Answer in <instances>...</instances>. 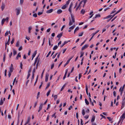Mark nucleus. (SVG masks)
Returning <instances> with one entry per match:
<instances>
[{
	"label": "nucleus",
	"instance_id": "nucleus-1",
	"mask_svg": "<svg viewBox=\"0 0 125 125\" xmlns=\"http://www.w3.org/2000/svg\"><path fill=\"white\" fill-rule=\"evenodd\" d=\"M122 8H121L120 10H118V11H117L116 13H115L113 15H108L105 17H104L103 18V19L104 20H105L106 19H108L111 17H112V18H113V17H114L116 14H117L119 13V12H120L121 10H122Z\"/></svg>",
	"mask_w": 125,
	"mask_h": 125
},
{
	"label": "nucleus",
	"instance_id": "nucleus-2",
	"mask_svg": "<svg viewBox=\"0 0 125 125\" xmlns=\"http://www.w3.org/2000/svg\"><path fill=\"white\" fill-rule=\"evenodd\" d=\"M74 56H72L71 58L69 59L67 62H66L64 64V67H65L69 62L70 60Z\"/></svg>",
	"mask_w": 125,
	"mask_h": 125
},
{
	"label": "nucleus",
	"instance_id": "nucleus-3",
	"mask_svg": "<svg viewBox=\"0 0 125 125\" xmlns=\"http://www.w3.org/2000/svg\"><path fill=\"white\" fill-rule=\"evenodd\" d=\"M125 113H124L122 114V115L120 117V120H121H121L122 121L121 123H122L123 121L124 120V118H125Z\"/></svg>",
	"mask_w": 125,
	"mask_h": 125
},
{
	"label": "nucleus",
	"instance_id": "nucleus-4",
	"mask_svg": "<svg viewBox=\"0 0 125 125\" xmlns=\"http://www.w3.org/2000/svg\"><path fill=\"white\" fill-rule=\"evenodd\" d=\"M88 45L87 44L85 45L84 46H83L82 47L81 49L82 50H83L86 49L88 47Z\"/></svg>",
	"mask_w": 125,
	"mask_h": 125
},
{
	"label": "nucleus",
	"instance_id": "nucleus-5",
	"mask_svg": "<svg viewBox=\"0 0 125 125\" xmlns=\"http://www.w3.org/2000/svg\"><path fill=\"white\" fill-rule=\"evenodd\" d=\"M125 104V101H123L122 103V106L121 108V109H122L124 106Z\"/></svg>",
	"mask_w": 125,
	"mask_h": 125
},
{
	"label": "nucleus",
	"instance_id": "nucleus-6",
	"mask_svg": "<svg viewBox=\"0 0 125 125\" xmlns=\"http://www.w3.org/2000/svg\"><path fill=\"white\" fill-rule=\"evenodd\" d=\"M49 76V74L48 73L46 74L45 76V81L46 82H47L48 81V76Z\"/></svg>",
	"mask_w": 125,
	"mask_h": 125
},
{
	"label": "nucleus",
	"instance_id": "nucleus-7",
	"mask_svg": "<svg viewBox=\"0 0 125 125\" xmlns=\"http://www.w3.org/2000/svg\"><path fill=\"white\" fill-rule=\"evenodd\" d=\"M16 10H17L16 15H18L20 14V9H16Z\"/></svg>",
	"mask_w": 125,
	"mask_h": 125
},
{
	"label": "nucleus",
	"instance_id": "nucleus-8",
	"mask_svg": "<svg viewBox=\"0 0 125 125\" xmlns=\"http://www.w3.org/2000/svg\"><path fill=\"white\" fill-rule=\"evenodd\" d=\"M53 10L52 9H51L50 10L47 11H46V13H51L53 11Z\"/></svg>",
	"mask_w": 125,
	"mask_h": 125
},
{
	"label": "nucleus",
	"instance_id": "nucleus-9",
	"mask_svg": "<svg viewBox=\"0 0 125 125\" xmlns=\"http://www.w3.org/2000/svg\"><path fill=\"white\" fill-rule=\"evenodd\" d=\"M71 17L72 20V22H75V19L74 18V16H73L72 15H71Z\"/></svg>",
	"mask_w": 125,
	"mask_h": 125
},
{
	"label": "nucleus",
	"instance_id": "nucleus-10",
	"mask_svg": "<svg viewBox=\"0 0 125 125\" xmlns=\"http://www.w3.org/2000/svg\"><path fill=\"white\" fill-rule=\"evenodd\" d=\"M62 12V10L60 9H59L57 11V13L58 14H60Z\"/></svg>",
	"mask_w": 125,
	"mask_h": 125
},
{
	"label": "nucleus",
	"instance_id": "nucleus-11",
	"mask_svg": "<svg viewBox=\"0 0 125 125\" xmlns=\"http://www.w3.org/2000/svg\"><path fill=\"white\" fill-rule=\"evenodd\" d=\"M87 0H83L82 1V2H83V7H84L85 5V4Z\"/></svg>",
	"mask_w": 125,
	"mask_h": 125
},
{
	"label": "nucleus",
	"instance_id": "nucleus-12",
	"mask_svg": "<svg viewBox=\"0 0 125 125\" xmlns=\"http://www.w3.org/2000/svg\"><path fill=\"white\" fill-rule=\"evenodd\" d=\"M10 36H9V37H8V41L7 42L5 43V44H7L9 45V43H10Z\"/></svg>",
	"mask_w": 125,
	"mask_h": 125
},
{
	"label": "nucleus",
	"instance_id": "nucleus-13",
	"mask_svg": "<svg viewBox=\"0 0 125 125\" xmlns=\"http://www.w3.org/2000/svg\"><path fill=\"white\" fill-rule=\"evenodd\" d=\"M43 105V104H42V103L41 104L40 106L39 107V108L40 110H42Z\"/></svg>",
	"mask_w": 125,
	"mask_h": 125
},
{
	"label": "nucleus",
	"instance_id": "nucleus-14",
	"mask_svg": "<svg viewBox=\"0 0 125 125\" xmlns=\"http://www.w3.org/2000/svg\"><path fill=\"white\" fill-rule=\"evenodd\" d=\"M68 42L65 41L62 44V45L60 46L61 48H62L63 47L65 44L67 43Z\"/></svg>",
	"mask_w": 125,
	"mask_h": 125
},
{
	"label": "nucleus",
	"instance_id": "nucleus-15",
	"mask_svg": "<svg viewBox=\"0 0 125 125\" xmlns=\"http://www.w3.org/2000/svg\"><path fill=\"white\" fill-rule=\"evenodd\" d=\"M32 29V27L31 26H30L28 28V32L29 33H31V31Z\"/></svg>",
	"mask_w": 125,
	"mask_h": 125
},
{
	"label": "nucleus",
	"instance_id": "nucleus-16",
	"mask_svg": "<svg viewBox=\"0 0 125 125\" xmlns=\"http://www.w3.org/2000/svg\"><path fill=\"white\" fill-rule=\"evenodd\" d=\"M5 6V5L4 4L2 3V5L1 7V9L2 11L4 9V8Z\"/></svg>",
	"mask_w": 125,
	"mask_h": 125
},
{
	"label": "nucleus",
	"instance_id": "nucleus-17",
	"mask_svg": "<svg viewBox=\"0 0 125 125\" xmlns=\"http://www.w3.org/2000/svg\"><path fill=\"white\" fill-rule=\"evenodd\" d=\"M62 35V33H60L57 35V37L58 38H60Z\"/></svg>",
	"mask_w": 125,
	"mask_h": 125
},
{
	"label": "nucleus",
	"instance_id": "nucleus-18",
	"mask_svg": "<svg viewBox=\"0 0 125 125\" xmlns=\"http://www.w3.org/2000/svg\"><path fill=\"white\" fill-rule=\"evenodd\" d=\"M79 27H77L75 29L74 31V33H75V32L79 29Z\"/></svg>",
	"mask_w": 125,
	"mask_h": 125
},
{
	"label": "nucleus",
	"instance_id": "nucleus-19",
	"mask_svg": "<svg viewBox=\"0 0 125 125\" xmlns=\"http://www.w3.org/2000/svg\"><path fill=\"white\" fill-rule=\"evenodd\" d=\"M37 53V52L36 51L34 53L33 55H32V57H33V58L36 55Z\"/></svg>",
	"mask_w": 125,
	"mask_h": 125
},
{
	"label": "nucleus",
	"instance_id": "nucleus-20",
	"mask_svg": "<svg viewBox=\"0 0 125 125\" xmlns=\"http://www.w3.org/2000/svg\"><path fill=\"white\" fill-rule=\"evenodd\" d=\"M99 31V30H98L96 31L94 33H93L92 34V36H94V35L96 34V33H97Z\"/></svg>",
	"mask_w": 125,
	"mask_h": 125
},
{
	"label": "nucleus",
	"instance_id": "nucleus-21",
	"mask_svg": "<svg viewBox=\"0 0 125 125\" xmlns=\"http://www.w3.org/2000/svg\"><path fill=\"white\" fill-rule=\"evenodd\" d=\"M85 103L87 105H88L89 104V102L86 99H85Z\"/></svg>",
	"mask_w": 125,
	"mask_h": 125
},
{
	"label": "nucleus",
	"instance_id": "nucleus-22",
	"mask_svg": "<svg viewBox=\"0 0 125 125\" xmlns=\"http://www.w3.org/2000/svg\"><path fill=\"white\" fill-rule=\"evenodd\" d=\"M75 27V25H73L71 27L69 28L70 30H72L74 29Z\"/></svg>",
	"mask_w": 125,
	"mask_h": 125
},
{
	"label": "nucleus",
	"instance_id": "nucleus-23",
	"mask_svg": "<svg viewBox=\"0 0 125 125\" xmlns=\"http://www.w3.org/2000/svg\"><path fill=\"white\" fill-rule=\"evenodd\" d=\"M121 87L119 89V91L120 92V95H121L122 96V94H123V91L121 90Z\"/></svg>",
	"mask_w": 125,
	"mask_h": 125
},
{
	"label": "nucleus",
	"instance_id": "nucleus-24",
	"mask_svg": "<svg viewBox=\"0 0 125 125\" xmlns=\"http://www.w3.org/2000/svg\"><path fill=\"white\" fill-rule=\"evenodd\" d=\"M58 46L56 45L54 46L53 48V50H56L58 48Z\"/></svg>",
	"mask_w": 125,
	"mask_h": 125
},
{
	"label": "nucleus",
	"instance_id": "nucleus-25",
	"mask_svg": "<svg viewBox=\"0 0 125 125\" xmlns=\"http://www.w3.org/2000/svg\"><path fill=\"white\" fill-rule=\"evenodd\" d=\"M101 16L100 15V14H96L94 18H93V19L96 18L98 17H100Z\"/></svg>",
	"mask_w": 125,
	"mask_h": 125
},
{
	"label": "nucleus",
	"instance_id": "nucleus-26",
	"mask_svg": "<svg viewBox=\"0 0 125 125\" xmlns=\"http://www.w3.org/2000/svg\"><path fill=\"white\" fill-rule=\"evenodd\" d=\"M30 119H31V118L30 117H29L28 118V120H27V122L26 123V124H28V123L29 122V121L30 120Z\"/></svg>",
	"mask_w": 125,
	"mask_h": 125
},
{
	"label": "nucleus",
	"instance_id": "nucleus-27",
	"mask_svg": "<svg viewBox=\"0 0 125 125\" xmlns=\"http://www.w3.org/2000/svg\"><path fill=\"white\" fill-rule=\"evenodd\" d=\"M87 84L86 86V87H86V94H87V95H88V87H87Z\"/></svg>",
	"mask_w": 125,
	"mask_h": 125
},
{
	"label": "nucleus",
	"instance_id": "nucleus-28",
	"mask_svg": "<svg viewBox=\"0 0 125 125\" xmlns=\"http://www.w3.org/2000/svg\"><path fill=\"white\" fill-rule=\"evenodd\" d=\"M67 6L65 4L61 8L62 9H64Z\"/></svg>",
	"mask_w": 125,
	"mask_h": 125
},
{
	"label": "nucleus",
	"instance_id": "nucleus-29",
	"mask_svg": "<svg viewBox=\"0 0 125 125\" xmlns=\"http://www.w3.org/2000/svg\"><path fill=\"white\" fill-rule=\"evenodd\" d=\"M5 21V19L3 18L2 19L1 22V24L2 25H3Z\"/></svg>",
	"mask_w": 125,
	"mask_h": 125
},
{
	"label": "nucleus",
	"instance_id": "nucleus-30",
	"mask_svg": "<svg viewBox=\"0 0 125 125\" xmlns=\"http://www.w3.org/2000/svg\"><path fill=\"white\" fill-rule=\"evenodd\" d=\"M83 34V32H82L81 33H79L78 34L79 36H82Z\"/></svg>",
	"mask_w": 125,
	"mask_h": 125
},
{
	"label": "nucleus",
	"instance_id": "nucleus-31",
	"mask_svg": "<svg viewBox=\"0 0 125 125\" xmlns=\"http://www.w3.org/2000/svg\"><path fill=\"white\" fill-rule=\"evenodd\" d=\"M68 10L69 12H70L71 15H72V9L71 8H69Z\"/></svg>",
	"mask_w": 125,
	"mask_h": 125
},
{
	"label": "nucleus",
	"instance_id": "nucleus-32",
	"mask_svg": "<svg viewBox=\"0 0 125 125\" xmlns=\"http://www.w3.org/2000/svg\"><path fill=\"white\" fill-rule=\"evenodd\" d=\"M13 68L10 67V70L9 72L12 73L13 71Z\"/></svg>",
	"mask_w": 125,
	"mask_h": 125
},
{
	"label": "nucleus",
	"instance_id": "nucleus-33",
	"mask_svg": "<svg viewBox=\"0 0 125 125\" xmlns=\"http://www.w3.org/2000/svg\"><path fill=\"white\" fill-rule=\"evenodd\" d=\"M85 12V11L83 9H82L81 11V13H82V14H84Z\"/></svg>",
	"mask_w": 125,
	"mask_h": 125
},
{
	"label": "nucleus",
	"instance_id": "nucleus-34",
	"mask_svg": "<svg viewBox=\"0 0 125 125\" xmlns=\"http://www.w3.org/2000/svg\"><path fill=\"white\" fill-rule=\"evenodd\" d=\"M17 53V51L15 50H13V55L14 56Z\"/></svg>",
	"mask_w": 125,
	"mask_h": 125
},
{
	"label": "nucleus",
	"instance_id": "nucleus-35",
	"mask_svg": "<svg viewBox=\"0 0 125 125\" xmlns=\"http://www.w3.org/2000/svg\"><path fill=\"white\" fill-rule=\"evenodd\" d=\"M72 21H71V20L70 19V21L69 22V26H71L73 24Z\"/></svg>",
	"mask_w": 125,
	"mask_h": 125
},
{
	"label": "nucleus",
	"instance_id": "nucleus-36",
	"mask_svg": "<svg viewBox=\"0 0 125 125\" xmlns=\"http://www.w3.org/2000/svg\"><path fill=\"white\" fill-rule=\"evenodd\" d=\"M71 0H69L68 1H67L66 2V4H65L66 5V6L68 5L70 3V1Z\"/></svg>",
	"mask_w": 125,
	"mask_h": 125
},
{
	"label": "nucleus",
	"instance_id": "nucleus-37",
	"mask_svg": "<svg viewBox=\"0 0 125 125\" xmlns=\"http://www.w3.org/2000/svg\"><path fill=\"white\" fill-rule=\"evenodd\" d=\"M95 120V116H94L92 117L91 119V122H93Z\"/></svg>",
	"mask_w": 125,
	"mask_h": 125
},
{
	"label": "nucleus",
	"instance_id": "nucleus-38",
	"mask_svg": "<svg viewBox=\"0 0 125 125\" xmlns=\"http://www.w3.org/2000/svg\"><path fill=\"white\" fill-rule=\"evenodd\" d=\"M3 104V101L2 99H1L0 102V105H2Z\"/></svg>",
	"mask_w": 125,
	"mask_h": 125
},
{
	"label": "nucleus",
	"instance_id": "nucleus-39",
	"mask_svg": "<svg viewBox=\"0 0 125 125\" xmlns=\"http://www.w3.org/2000/svg\"><path fill=\"white\" fill-rule=\"evenodd\" d=\"M123 101H125V93H124V94L123 95Z\"/></svg>",
	"mask_w": 125,
	"mask_h": 125
},
{
	"label": "nucleus",
	"instance_id": "nucleus-40",
	"mask_svg": "<svg viewBox=\"0 0 125 125\" xmlns=\"http://www.w3.org/2000/svg\"><path fill=\"white\" fill-rule=\"evenodd\" d=\"M51 90H49L47 94V96H48L49 95L51 92Z\"/></svg>",
	"mask_w": 125,
	"mask_h": 125
},
{
	"label": "nucleus",
	"instance_id": "nucleus-41",
	"mask_svg": "<svg viewBox=\"0 0 125 125\" xmlns=\"http://www.w3.org/2000/svg\"><path fill=\"white\" fill-rule=\"evenodd\" d=\"M34 74H33V73H32V78H31V82H32V80H33V79L34 78Z\"/></svg>",
	"mask_w": 125,
	"mask_h": 125
},
{
	"label": "nucleus",
	"instance_id": "nucleus-42",
	"mask_svg": "<svg viewBox=\"0 0 125 125\" xmlns=\"http://www.w3.org/2000/svg\"><path fill=\"white\" fill-rule=\"evenodd\" d=\"M38 76H37V77L36 79V81L35 82V83H34V86H35V85L36 84V83L37 82V80H38Z\"/></svg>",
	"mask_w": 125,
	"mask_h": 125
},
{
	"label": "nucleus",
	"instance_id": "nucleus-43",
	"mask_svg": "<svg viewBox=\"0 0 125 125\" xmlns=\"http://www.w3.org/2000/svg\"><path fill=\"white\" fill-rule=\"evenodd\" d=\"M81 55L80 57V58L82 57V56H83V54H84V52H81Z\"/></svg>",
	"mask_w": 125,
	"mask_h": 125
},
{
	"label": "nucleus",
	"instance_id": "nucleus-44",
	"mask_svg": "<svg viewBox=\"0 0 125 125\" xmlns=\"http://www.w3.org/2000/svg\"><path fill=\"white\" fill-rule=\"evenodd\" d=\"M50 86V83H48L47 85V86L45 88V89H47Z\"/></svg>",
	"mask_w": 125,
	"mask_h": 125
},
{
	"label": "nucleus",
	"instance_id": "nucleus-45",
	"mask_svg": "<svg viewBox=\"0 0 125 125\" xmlns=\"http://www.w3.org/2000/svg\"><path fill=\"white\" fill-rule=\"evenodd\" d=\"M115 8L114 9V10L112 12H111V13H110V14H111L114 13L115 11H116L115 10Z\"/></svg>",
	"mask_w": 125,
	"mask_h": 125
},
{
	"label": "nucleus",
	"instance_id": "nucleus-46",
	"mask_svg": "<svg viewBox=\"0 0 125 125\" xmlns=\"http://www.w3.org/2000/svg\"><path fill=\"white\" fill-rule=\"evenodd\" d=\"M16 46L17 47H18L19 46V41H17V43L16 44Z\"/></svg>",
	"mask_w": 125,
	"mask_h": 125
},
{
	"label": "nucleus",
	"instance_id": "nucleus-47",
	"mask_svg": "<svg viewBox=\"0 0 125 125\" xmlns=\"http://www.w3.org/2000/svg\"><path fill=\"white\" fill-rule=\"evenodd\" d=\"M33 16L34 17H35V18L37 17V15L36 13H35L33 14Z\"/></svg>",
	"mask_w": 125,
	"mask_h": 125
},
{
	"label": "nucleus",
	"instance_id": "nucleus-48",
	"mask_svg": "<svg viewBox=\"0 0 125 125\" xmlns=\"http://www.w3.org/2000/svg\"><path fill=\"white\" fill-rule=\"evenodd\" d=\"M73 5V3L72 2H71L70 4L69 8H72V7Z\"/></svg>",
	"mask_w": 125,
	"mask_h": 125
},
{
	"label": "nucleus",
	"instance_id": "nucleus-49",
	"mask_svg": "<svg viewBox=\"0 0 125 125\" xmlns=\"http://www.w3.org/2000/svg\"><path fill=\"white\" fill-rule=\"evenodd\" d=\"M51 51H50L48 53V54H47L46 56V57H48V56H49V55L51 54Z\"/></svg>",
	"mask_w": 125,
	"mask_h": 125
},
{
	"label": "nucleus",
	"instance_id": "nucleus-50",
	"mask_svg": "<svg viewBox=\"0 0 125 125\" xmlns=\"http://www.w3.org/2000/svg\"><path fill=\"white\" fill-rule=\"evenodd\" d=\"M9 18L8 17H6L5 19V21H6L7 22L8 21Z\"/></svg>",
	"mask_w": 125,
	"mask_h": 125
},
{
	"label": "nucleus",
	"instance_id": "nucleus-51",
	"mask_svg": "<svg viewBox=\"0 0 125 125\" xmlns=\"http://www.w3.org/2000/svg\"><path fill=\"white\" fill-rule=\"evenodd\" d=\"M57 95H55L54 96V100H55L56 99H57Z\"/></svg>",
	"mask_w": 125,
	"mask_h": 125
},
{
	"label": "nucleus",
	"instance_id": "nucleus-52",
	"mask_svg": "<svg viewBox=\"0 0 125 125\" xmlns=\"http://www.w3.org/2000/svg\"><path fill=\"white\" fill-rule=\"evenodd\" d=\"M113 94H114V96H115V97H116V92L115 91H114L113 92Z\"/></svg>",
	"mask_w": 125,
	"mask_h": 125
},
{
	"label": "nucleus",
	"instance_id": "nucleus-53",
	"mask_svg": "<svg viewBox=\"0 0 125 125\" xmlns=\"http://www.w3.org/2000/svg\"><path fill=\"white\" fill-rule=\"evenodd\" d=\"M16 77L14 79V81L13 82V85H14V84L15 83V81L16 80Z\"/></svg>",
	"mask_w": 125,
	"mask_h": 125
},
{
	"label": "nucleus",
	"instance_id": "nucleus-54",
	"mask_svg": "<svg viewBox=\"0 0 125 125\" xmlns=\"http://www.w3.org/2000/svg\"><path fill=\"white\" fill-rule=\"evenodd\" d=\"M54 63H53L51 65V69H52L53 68V67H54Z\"/></svg>",
	"mask_w": 125,
	"mask_h": 125
},
{
	"label": "nucleus",
	"instance_id": "nucleus-55",
	"mask_svg": "<svg viewBox=\"0 0 125 125\" xmlns=\"http://www.w3.org/2000/svg\"><path fill=\"white\" fill-rule=\"evenodd\" d=\"M50 104H49L48 105V107H47V108L46 110H48L49 108H50Z\"/></svg>",
	"mask_w": 125,
	"mask_h": 125
},
{
	"label": "nucleus",
	"instance_id": "nucleus-56",
	"mask_svg": "<svg viewBox=\"0 0 125 125\" xmlns=\"http://www.w3.org/2000/svg\"><path fill=\"white\" fill-rule=\"evenodd\" d=\"M42 13H43L42 12H39L38 13V15H41V14H42Z\"/></svg>",
	"mask_w": 125,
	"mask_h": 125
},
{
	"label": "nucleus",
	"instance_id": "nucleus-57",
	"mask_svg": "<svg viewBox=\"0 0 125 125\" xmlns=\"http://www.w3.org/2000/svg\"><path fill=\"white\" fill-rule=\"evenodd\" d=\"M82 114L83 115H84L85 114V112H84V109H83L82 110Z\"/></svg>",
	"mask_w": 125,
	"mask_h": 125
},
{
	"label": "nucleus",
	"instance_id": "nucleus-58",
	"mask_svg": "<svg viewBox=\"0 0 125 125\" xmlns=\"http://www.w3.org/2000/svg\"><path fill=\"white\" fill-rule=\"evenodd\" d=\"M22 49V47L21 46L19 48L18 50L19 51H21Z\"/></svg>",
	"mask_w": 125,
	"mask_h": 125
},
{
	"label": "nucleus",
	"instance_id": "nucleus-59",
	"mask_svg": "<svg viewBox=\"0 0 125 125\" xmlns=\"http://www.w3.org/2000/svg\"><path fill=\"white\" fill-rule=\"evenodd\" d=\"M37 102H35L34 105V107L35 108L36 107V106L37 104Z\"/></svg>",
	"mask_w": 125,
	"mask_h": 125
},
{
	"label": "nucleus",
	"instance_id": "nucleus-60",
	"mask_svg": "<svg viewBox=\"0 0 125 125\" xmlns=\"http://www.w3.org/2000/svg\"><path fill=\"white\" fill-rule=\"evenodd\" d=\"M107 118L109 120V121H110L111 120V118L110 117H107Z\"/></svg>",
	"mask_w": 125,
	"mask_h": 125
},
{
	"label": "nucleus",
	"instance_id": "nucleus-61",
	"mask_svg": "<svg viewBox=\"0 0 125 125\" xmlns=\"http://www.w3.org/2000/svg\"><path fill=\"white\" fill-rule=\"evenodd\" d=\"M35 67L33 69L32 71V73L34 74V73L35 72Z\"/></svg>",
	"mask_w": 125,
	"mask_h": 125
},
{
	"label": "nucleus",
	"instance_id": "nucleus-62",
	"mask_svg": "<svg viewBox=\"0 0 125 125\" xmlns=\"http://www.w3.org/2000/svg\"><path fill=\"white\" fill-rule=\"evenodd\" d=\"M23 0H20V3L22 4L23 3Z\"/></svg>",
	"mask_w": 125,
	"mask_h": 125
},
{
	"label": "nucleus",
	"instance_id": "nucleus-63",
	"mask_svg": "<svg viewBox=\"0 0 125 125\" xmlns=\"http://www.w3.org/2000/svg\"><path fill=\"white\" fill-rule=\"evenodd\" d=\"M100 115L102 117V118H104V119H105V118H106V117H105V116H104L103 115H102V114H100Z\"/></svg>",
	"mask_w": 125,
	"mask_h": 125
},
{
	"label": "nucleus",
	"instance_id": "nucleus-64",
	"mask_svg": "<svg viewBox=\"0 0 125 125\" xmlns=\"http://www.w3.org/2000/svg\"><path fill=\"white\" fill-rule=\"evenodd\" d=\"M64 86H65V85H64L61 88V91H62L64 89Z\"/></svg>",
	"mask_w": 125,
	"mask_h": 125
}]
</instances>
